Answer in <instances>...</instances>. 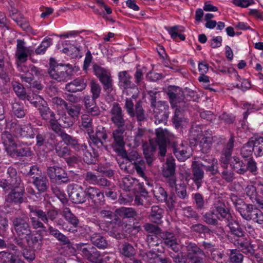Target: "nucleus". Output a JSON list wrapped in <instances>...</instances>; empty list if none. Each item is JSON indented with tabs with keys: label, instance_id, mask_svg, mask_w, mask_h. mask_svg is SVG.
<instances>
[{
	"label": "nucleus",
	"instance_id": "f257e3e1",
	"mask_svg": "<svg viewBox=\"0 0 263 263\" xmlns=\"http://www.w3.org/2000/svg\"><path fill=\"white\" fill-rule=\"evenodd\" d=\"M28 209L31 226L33 229H41L44 230L46 227L43 222L47 224L49 221H54L56 226L61 227L64 231L72 233L77 232L75 229L69 228L67 224L62 218L57 219L59 212L55 209L49 210L46 212L34 205H29Z\"/></svg>",
	"mask_w": 263,
	"mask_h": 263
},
{
	"label": "nucleus",
	"instance_id": "f03ea898",
	"mask_svg": "<svg viewBox=\"0 0 263 263\" xmlns=\"http://www.w3.org/2000/svg\"><path fill=\"white\" fill-rule=\"evenodd\" d=\"M227 226L229 228L232 236L229 240L234 246L237 247L243 253L253 255L254 253V247L250 240L246 236L243 229L237 220L233 219L227 222Z\"/></svg>",
	"mask_w": 263,
	"mask_h": 263
},
{
	"label": "nucleus",
	"instance_id": "7ed1b4c3",
	"mask_svg": "<svg viewBox=\"0 0 263 263\" xmlns=\"http://www.w3.org/2000/svg\"><path fill=\"white\" fill-rule=\"evenodd\" d=\"M12 222L17 236L14 239L15 243L22 248H24L25 245L23 240L32 232L28 218L25 216L16 217L12 219Z\"/></svg>",
	"mask_w": 263,
	"mask_h": 263
},
{
	"label": "nucleus",
	"instance_id": "20e7f679",
	"mask_svg": "<svg viewBox=\"0 0 263 263\" xmlns=\"http://www.w3.org/2000/svg\"><path fill=\"white\" fill-rule=\"evenodd\" d=\"M53 58L50 59V66L48 70L50 77L57 82H66L70 78L72 67L70 64H56Z\"/></svg>",
	"mask_w": 263,
	"mask_h": 263
},
{
	"label": "nucleus",
	"instance_id": "39448f33",
	"mask_svg": "<svg viewBox=\"0 0 263 263\" xmlns=\"http://www.w3.org/2000/svg\"><path fill=\"white\" fill-rule=\"evenodd\" d=\"M125 102L124 108L130 117L136 118L138 121H143L146 119L141 101H137L135 105L132 98L126 99Z\"/></svg>",
	"mask_w": 263,
	"mask_h": 263
},
{
	"label": "nucleus",
	"instance_id": "423d86ee",
	"mask_svg": "<svg viewBox=\"0 0 263 263\" xmlns=\"http://www.w3.org/2000/svg\"><path fill=\"white\" fill-rule=\"evenodd\" d=\"M77 249L81 254L89 262L92 263L102 262L103 260L100 252L95 247L82 243L77 245Z\"/></svg>",
	"mask_w": 263,
	"mask_h": 263
},
{
	"label": "nucleus",
	"instance_id": "0eeeda50",
	"mask_svg": "<svg viewBox=\"0 0 263 263\" xmlns=\"http://www.w3.org/2000/svg\"><path fill=\"white\" fill-rule=\"evenodd\" d=\"M67 192L69 197L73 203L82 204L86 201L87 187L84 189L80 185L70 184L68 185Z\"/></svg>",
	"mask_w": 263,
	"mask_h": 263
},
{
	"label": "nucleus",
	"instance_id": "6e6552de",
	"mask_svg": "<svg viewBox=\"0 0 263 263\" xmlns=\"http://www.w3.org/2000/svg\"><path fill=\"white\" fill-rule=\"evenodd\" d=\"M186 256L191 263H203L204 252L194 242L186 243Z\"/></svg>",
	"mask_w": 263,
	"mask_h": 263
},
{
	"label": "nucleus",
	"instance_id": "1a4fd4ad",
	"mask_svg": "<svg viewBox=\"0 0 263 263\" xmlns=\"http://www.w3.org/2000/svg\"><path fill=\"white\" fill-rule=\"evenodd\" d=\"M231 198L237 211L240 213L242 217L246 220H251V218H252L253 215V211H255L256 208L251 204H246L235 195H232Z\"/></svg>",
	"mask_w": 263,
	"mask_h": 263
},
{
	"label": "nucleus",
	"instance_id": "9d476101",
	"mask_svg": "<svg viewBox=\"0 0 263 263\" xmlns=\"http://www.w3.org/2000/svg\"><path fill=\"white\" fill-rule=\"evenodd\" d=\"M156 142L159 146V154L164 157L166 153L167 142L172 140L174 135L166 129L159 128L156 130Z\"/></svg>",
	"mask_w": 263,
	"mask_h": 263
},
{
	"label": "nucleus",
	"instance_id": "9b49d317",
	"mask_svg": "<svg viewBox=\"0 0 263 263\" xmlns=\"http://www.w3.org/2000/svg\"><path fill=\"white\" fill-rule=\"evenodd\" d=\"M87 199L96 207L103 205L105 203L103 192L97 187L89 186L87 187Z\"/></svg>",
	"mask_w": 263,
	"mask_h": 263
},
{
	"label": "nucleus",
	"instance_id": "f8f14e48",
	"mask_svg": "<svg viewBox=\"0 0 263 263\" xmlns=\"http://www.w3.org/2000/svg\"><path fill=\"white\" fill-rule=\"evenodd\" d=\"M47 174L51 180L56 182L66 183L70 181L67 173L61 167L48 166Z\"/></svg>",
	"mask_w": 263,
	"mask_h": 263
},
{
	"label": "nucleus",
	"instance_id": "ddd939ff",
	"mask_svg": "<svg viewBox=\"0 0 263 263\" xmlns=\"http://www.w3.org/2000/svg\"><path fill=\"white\" fill-rule=\"evenodd\" d=\"M16 48L15 56L17 63H23L27 61L28 57L34 53L33 50L30 47L26 46V42L24 40H16Z\"/></svg>",
	"mask_w": 263,
	"mask_h": 263
},
{
	"label": "nucleus",
	"instance_id": "4468645a",
	"mask_svg": "<svg viewBox=\"0 0 263 263\" xmlns=\"http://www.w3.org/2000/svg\"><path fill=\"white\" fill-rule=\"evenodd\" d=\"M167 94L172 107H178L181 104H185L182 101L183 99V91L179 87L169 86L167 89Z\"/></svg>",
	"mask_w": 263,
	"mask_h": 263
},
{
	"label": "nucleus",
	"instance_id": "2eb2a0df",
	"mask_svg": "<svg viewBox=\"0 0 263 263\" xmlns=\"http://www.w3.org/2000/svg\"><path fill=\"white\" fill-rule=\"evenodd\" d=\"M202 165V163L198 161H194L192 164L191 179L197 189L201 187L204 178V172Z\"/></svg>",
	"mask_w": 263,
	"mask_h": 263
},
{
	"label": "nucleus",
	"instance_id": "dca6fc26",
	"mask_svg": "<svg viewBox=\"0 0 263 263\" xmlns=\"http://www.w3.org/2000/svg\"><path fill=\"white\" fill-rule=\"evenodd\" d=\"M173 152L176 158L180 160L184 161L190 156L191 147L187 142H174L173 144Z\"/></svg>",
	"mask_w": 263,
	"mask_h": 263
},
{
	"label": "nucleus",
	"instance_id": "f3484780",
	"mask_svg": "<svg viewBox=\"0 0 263 263\" xmlns=\"http://www.w3.org/2000/svg\"><path fill=\"white\" fill-rule=\"evenodd\" d=\"M160 237L166 246L178 252L180 250L179 240L173 233L165 231L160 233Z\"/></svg>",
	"mask_w": 263,
	"mask_h": 263
},
{
	"label": "nucleus",
	"instance_id": "a211bd4d",
	"mask_svg": "<svg viewBox=\"0 0 263 263\" xmlns=\"http://www.w3.org/2000/svg\"><path fill=\"white\" fill-rule=\"evenodd\" d=\"M139 256L143 260L147 263H170L168 258H162L160 255L153 251H140Z\"/></svg>",
	"mask_w": 263,
	"mask_h": 263
},
{
	"label": "nucleus",
	"instance_id": "6ab92c4d",
	"mask_svg": "<svg viewBox=\"0 0 263 263\" xmlns=\"http://www.w3.org/2000/svg\"><path fill=\"white\" fill-rule=\"evenodd\" d=\"M111 120L113 123L118 128L123 127L125 124V121L123 118V114L121 107L119 104L115 103L110 109Z\"/></svg>",
	"mask_w": 263,
	"mask_h": 263
},
{
	"label": "nucleus",
	"instance_id": "aec40b11",
	"mask_svg": "<svg viewBox=\"0 0 263 263\" xmlns=\"http://www.w3.org/2000/svg\"><path fill=\"white\" fill-rule=\"evenodd\" d=\"M87 87V80L83 77H80L65 85V89L70 93L82 91Z\"/></svg>",
	"mask_w": 263,
	"mask_h": 263
},
{
	"label": "nucleus",
	"instance_id": "412c9836",
	"mask_svg": "<svg viewBox=\"0 0 263 263\" xmlns=\"http://www.w3.org/2000/svg\"><path fill=\"white\" fill-rule=\"evenodd\" d=\"M234 146V136L231 135L229 140L223 145L221 151L220 161L224 165H227L231 158L232 152Z\"/></svg>",
	"mask_w": 263,
	"mask_h": 263
},
{
	"label": "nucleus",
	"instance_id": "4be33fe9",
	"mask_svg": "<svg viewBox=\"0 0 263 263\" xmlns=\"http://www.w3.org/2000/svg\"><path fill=\"white\" fill-rule=\"evenodd\" d=\"M119 86L120 88L126 89L135 88L136 85L132 82V76L127 71H122L118 73Z\"/></svg>",
	"mask_w": 263,
	"mask_h": 263
},
{
	"label": "nucleus",
	"instance_id": "5701e85b",
	"mask_svg": "<svg viewBox=\"0 0 263 263\" xmlns=\"http://www.w3.org/2000/svg\"><path fill=\"white\" fill-rule=\"evenodd\" d=\"M32 179V183L40 193H44L47 190L49 181L46 175L41 173L37 176H33Z\"/></svg>",
	"mask_w": 263,
	"mask_h": 263
},
{
	"label": "nucleus",
	"instance_id": "b1692460",
	"mask_svg": "<svg viewBox=\"0 0 263 263\" xmlns=\"http://www.w3.org/2000/svg\"><path fill=\"white\" fill-rule=\"evenodd\" d=\"M213 209L217 214L219 220L226 219L227 222H229L233 219L229 210L227 208L224 203L218 202L215 204L214 208Z\"/></svg>",
	"mask_w": 263,
	"mask_h": 263
},
{
	"label": "nucleus",
	"instance_id": "393cba45",
	"mask_svg": "<svg viewBox=\"0 0 263 263\" xmlns=\"http://www.w3.org/2000/svg\"><path fill=\"white\" fill-rule=\"evenodd\" d=\"M37 132V128H33L30 124L23 127L18 126L15 129L17 136L25 138H33Z\"/></svg>",
	"mask_w": 263,
	"mask_h": 263
},
{
	"label": "nucleus",
	"instance_id": "a878e982",
	"mask_svg": "<svg viewBox=\"0 0 263 263\" xmlns=\"http://www.w3.org/2000/svg\"><path fill=\"white\" fill-rule=\"evenodd\" d=\"M79 126L82 130L86 132L88 135L94 133L92 118L88 114H85L81 116Z\"/></svg>",
	"mask_w": 263,
	"mask_h": 263
},
{
	"label": "nucleus",
	"instance_id": "bb28decb",
	"mask_svg": "<svg viewBox=\"0 0 263 263\" xmlns=\"http://www.w3.org/2000/svg\"><path fill=\"white\" fill-rule=\"evenodd\" d=\"M24 239L28 247L34 250L41 249L43 240L41 235L34 234L31 232Z\"/></svg>",
	"mask_w": 263,
	"mask_h": 263
},
{
	"label": "nucleus",
	"instance_id": "cd10ccee",
	"mask_svg": "<svg viewBox=\"0 0 263 263\" xmlns=\"http://www.w3.org/2000/svg\"><path fill=\"white\" fill-rule=\"evenodd\" d=\"M124 130L121 128L113 130L112 136L114 139L112 143L114 148L122 149L124 147Z\"/></svg>",
	"mask_w": 263,
	"mask_h": 263
},
{
	"label": "nucleus",
	"instance_id": "c85d7f7f",
	"mask_svg": "<svg viewBox=\"0 0 263 263\" xmlns=\"http://www.w3.org/2000/svg\"><path fill=\"white\" fill-rule=\"evenodd\" d=\"M93 71L100 83L112 78L110 71L108 69L102 67L97 64H93Z\"/></svg>",
	"mask_w": 263,
	"mask_h": 263
},
{
	"label": "nucleus",
	"instance_id": "c756f323",
	"mask_svg": "<svg viewBox=\"0 0 263 263\" xmlns=\"http://www.w3.org/2000/svg\"><path fill=\"white\" fill-rule=\"evenodd\" d=\"M182 106L179 105L178 107H175V114L172 119L173 123L177 129L188 122L187 119L184 116L183 111L180 109Z\"/></svg>",
	"mask_w": 263,
	"mask_h": 263
},
{
	"label": "nucleus",
	"instance_id": "7c9ffc66",
	"mask_svg": "<svg viewBox=\"0 0 263 263\" xmlns=\"http://www.w3.org/2000/svg\"><path fill=\"white\" fill-rule=\"evenodd\" d=\"M11 155L17 157H30L32 155V152L30 147L27 145H20L17 144L14 146V148H10Z\"/></svg>",
	"mask_w": 263,
	"mask_h": 263
},
{
	"label": "nucleus",
	"instance_id": "2f4dec72",
	"mask_svg": "<svg viewBox=\"0 0 263 263\" xmlns=\"http://www.w3.org/2000/svg\"><path fill=\"white\" fill-rule=\"evenodd\" d=\"M176 165L175 159L172 157H168L166 159L165 165L162 170V175L164 177H168L175 175Z\"/></svg>",
	"mask_w": 263,
	"mask_h": 263
},
{
	"label": "nucleus",
	"instance_id": "473e14b6",
	"mask_svg": "<svg viewBox=\"0 0 263 263\" xmlns=\"http://www.w3.org/2000/svg\"><path fill=\"white\" fill-rule=\"evenodd\" d=\"M7 174L8 176L7 179H8L11 187H18L21 185V177L17 174L14 168L9 167L7 169Z\"/></svg>",
	"mask_w": 263,
	"mask_h": 263
},
{
	"label": "nucleus",
	"instance_id": "72a5a7b5",
	"mask_svg": "<svg viewBox=\"0 0 263 263\" xmlns=\"http://www.w3.org/2000/svg\"><path fill=\"white\" fill-rule=\"evenodd\" d=\"M91 243L99 249H105L108 246V242L105 237L100 233H94L90 237Z\"/></svg>",
	"mask_w": 263,
	"mask_h": 263
},
{
	"label": "nucleus",
	"instance_id": "f704fd0d",
	"mask_svg": "<svg viewBox=\"0 0 263 263\" xmlns=\"http://www.w3.org/2000/svg\"><path fill=\"white\" fill-rule=\"evenodd\" d=\"M63 216L65 220L70 224L72 227H69L71 229H76L79 224V220L78 217L76 216L71 211L69 208H65L63 211Z\"/></svg>",
	"mask_w": 263,
	"mask_h": 263
},
{
	"label": "nucleus",
	"instance_id": "c9c22d12",
	"mask_svg": "<svg viewBox=\"0 0 263 263\" xmlns=\"http://www.w3.org/2000/svg\"><path fill=\"white\" fill-rule=\"evenodd\" d=\"M54 149L58 156L64 159L71 155L72 153L70 148L63 144L62 141H59L55 144Z\"/></svg>",
	"mask_w": 263,
	"mask_h": 263
},
{
	"label": "nucleus",
	"instance_id": "e433bc0d",
	"mask_svg": "<svg viewBox=\"0 0 263 263\" xmlns=\"http://www.w3.org/2000/svg\"><path fill=\"white\" fill-rule=\"evenodd\" d=\"M230 165L232 169L238 174H244L247 172L246 164L237 157L234 156L233 157Z\"/></svg>",
	"mask_w": 263,
	"mask_h": 263
},
{
	"label": "nucleus",
	"instance_id": "4c0bfd02",
	"mask_svg": "<svg viewBox=\"0 0 263 263\" xmlns=\"http://www.w3.org/2000/svg\"><path fill=\"white\" fill-rule=\"evenodd\" d=\"M163 210L158 205H154L151 208L149 215L150 220L154 223H159L163 217Z\"/></svg>",
	"mask_w": 263,
	"mask_h": 263
},
{
	"label": "nucleus",
	"instance_id": "58836bf2",
	"mask_svg": "<svg viewBox=\"0 0 263 263\" xmlns=\"http://www.w3.org/2000/svg\"><path fill=\"white\" fill-rule=\"evenodd\" d=\"M1 139L6 150L8 153H10V148H13L16 144L13 136L9 132L5 131L2 134Z\"/></svg>",
	"mask_w": 263,
	"mask_h": 263
},
{
	"label": "nucleus",
	"instance_id": "ea45409f",
	"mask_svg": "<svg viewBox=\"0 0 263 263\" xmlns=\"http://www.w3.org/2000/svg\"><path fill=\"white\" fill-rule=\"evenodd\" d=\"M51 102L57 110L58 115L64 112L68 104L65 100L58 97L52 98Z\"/></svg>",
	"mask_w": 263,
	"mask_h": 263
},
{
	"label": "nucleus",
	"instance_id": "a19ab883",
	"mask_svg": "<svg viewBox=\"0 0 263 263\" xmlns=\"http://www.w3.org/2000/svg\"><path fill=\"white\" fill-rule=\"evenodd\" d=\"M48 231L50 235L54 236L59 241L62 242L64 245L70 244V241L68 238L61 233L60 231L57 229L51 226H49L48 228Z\"/></svg>",
	"mask_w": 263,
	"mask_h": 263
},
{
	"label": "nucleus",
	"instance_id": "79ce46f5",
	"mask_svg": "<svg viewBox=\"0 0 263 263\" xmlns=\"http://www.w3.org/2000/svg\"><path fill=\"white\" fill-rule=\"evenodd\" d=\"M253 144L254 153L256 157L263 156V137L251 138Z\"/></svg>",
	"mask_w": 263,
	"mask_h": 263
},
{
	"label": "nucleus",
	"instance_id": "37998d69",
	"mask_svg": "<svg viewBox=\"0 0 263 263\" xmlns=\"http://www.w3.org/2000/svg\"><path fill=\"white\" fill-rule=\"evenodd\" d=\"M203 221L208 224L213 226L218 225V218L217 214L213 209L205 213L203 215Z\"/></svg>",
	"mask_w": 263,
	"mask_h": 263
},
{
	"label": "nucleus",
	"instance_id": "c03bdc74",
	"mask_svg": "<svg viewBox=\"0 0 263 263\" xmlns=\"http://www.w3.org/2000/svg\"><path fill=\"white\" fill-rule=\"evenodd\" d=\"M137 180L129 177L123 178L120 183L121 187L126 191H130L135 190Z\"/></svg>",
	"mask_w": 263,
	"mask_h": 263
},
{
	"label": "nucleus",
	"instance_id": "a18cd8bd",
	"mask_svg": "<svg viewBox=\"0 0 263 263\" xmlns=\"http://www.w3.org/2000/svg\"><path fill=\"white\" fill-rule=\"evenodd\" d=\"M12 192L9 194V198L14 202H21L23 200L24 189L20 185L18 187H12Z\"/></svg>",
	"mask_w": 263,
	"mask_h": 263
},
{
	"label": "nucleus",
	"instance_id": "49530a36",
	"mask_svg": "<svg viewBox=\"0 0 263 263\" xmlns=\"http://www.w3.org/2000/svg\"><path fill=\"white\" fill-rule=\"evenodd\" d=\"M101 83L106 96L113 100V96L115 94V90L114 87L112 78L102 82Z\"/></svg>",
	"mask_w": 263,
	"mask_h": 263
},
{
	"label": "nucleus",
	"instance_id": "de8ad7c7",
	"mask_svg": "<svg viewBox=\"0 0 263 263\" xmlns=\"http://www.w3.org/2000/svg\"><path fill=\"white\" fill-rule=\"evenodd\" d=\"M117 214L123 218H134L137 215V212L132 208L121 207L116 210Z\"/></svg>",
	"mask_w": 263,
	"mask_h": 263
},
{
	"label": "nucleus",
	"instance_id": "09e8293b",
	"mask_svg": "<svg viewBox=\"0 0 263 263\" xmlns=\"http://www.w3.org/2000/svg\"><path fill=\"white\" fill-rule=\"evenodd\" d=\"M253 141L249 139L248 142L244 144L241 148V155L244 158H252V154L254 152V148L253 147Z\"/></svg>",
	"mask_w": 263,
	"mask_h": 263
},
{
	"label": "nucleus",
	"instance_id": "8fccbe9b",
	"mask_svg": "<svg viewBox=\"0 0 263 263\" xmlns=\"http://www.w3.org/2000/svg\"><path fill=\"white\" fill-rule=\"evenodd\" d=\"M81 108L82 105L80 104H68L65 110L71 118L75 119L79 117Z\"/></svg>",
	"mask_w": 263,
	"mask_h": 263
},
{
	"label": "nucleus",
	"instance_id": "3c124183",
	"mask_svg": "<svg viewBox=\"0 0 263 263\" xmlns=\"http://www.w3.org/2000/svg\"><path fill=\"white\" fill-rule=\"evenodd\" d=\"M90 92L91 96L96 99H98L101 94L102 87L101 85L95 80H91L89 83Z\"/></svg>",
	"mask_w": 263,
	"mask_h": 263
},
{
	"label": "nucleus",
	"instance_id": "603ef678",
	"mask_svg": "<svg viewBox=\"0 0 263 263\" xmlns=\"http://www.w3.org/2000/svg\"><path fill=\"white\" fill-rule=\"evenodd\" d=\"M229 261L231 263H241L243 260V255L237 249L229 250Z\"/></svg>",
	"mask_w": 263,
	"mask_h": 263
},
{
	"label": "nucleus",
	"instance_id": "864d4df0",
	"mask_svg": "<svg viewBox=\"0 0 263 263\" xmlns=\"http://www.w3.org/2000/svg\"><path fill=\"white\" fill-rule=\"evenodd\" d=\"M120 252L127 257H131L136 253L135 248L128 242H125L122 245L120 249Z\"/></svg>",
	"mask_w": 263,
	"mask_h": 263
},
{
	"label": "nucleus",
	"instance_id": "5fc2aeb1",
	"mask_svg": "<svg viewBox=\"0 0 263 263\" xmlns=\"http://www.w3.org/2000/svg\"><path fill=\"white\" fill-rule=\"evenodd\" d=\"M39 112L42 119L45 121L55 116L54 112L48 107L47 103H44V106L40 107Z\"/></svg>",
	"mask_w": 263,
	"mask_h": 263
},
{
	"label": "nucleus",
	"instance_id": "6e6d98bb",
	"mask_svg": "<svg viewBox=\"0 0 263 263\" xmlns=\"http://www.w3.org/2000/svg\"><path fill=\"white\" fill-rule=\"evenodd\" d=\"M153 194L156 199L160 202L167 200V194L162 187L157 185L153 190Z\"/></svg>",
	"mask_w": 263,
	"mask_h": 263
},
{
	"label": "nucleus",
	"instance_id": "4d7b16f0",
	"mask_svg": "<svg viewBox=\"0 0 263 263\" xmlns=\"http://www.w3.org/2000/svg\"><path fill=\"white\" fill-rule=\"evenodd\" d=\"M181 28L182 27L175 26L168 28L167 31L172 39H175L177 37H179L181 41H184L185 37L183 34L180 33V32L183 31Z\"/></svg>",
	"mask_w": 263,
	"mask_h": 263
},
{
	"label": "nucleus",
	"instance_id": "13d9d810",
	"mask_svg": "<svg viewBox=\"0 0 263 263\" xmlns=\"http://www.w3.org/2000/svg\"><path fill=\"white\" fill-rule=\"evenodd\" d=\"M211 162L210 165L202 163V166L206 172H210L212 175H215L219 173L218 164L217 159H209Z\"/></svg>",
	"mask_w": 263,
	"mask_h": 263
},
{
	"label": "nucleus",
	"instance_id": "bf43d9fd",
	"mask_svg": "<svg viewBox=\"0 0 263 263\" xmlns=\"http://www.w3.org/2000/svg\"><path fill=\"white\" fill-rule=\"evenodd\" d=\"M12 111L17 118H22L25 116L26 110L22 103L15 102L12 105Z\"/></svg>",
	"mask_w": 263,
	"mask_h": 263
},
{
	"label": "nucleus",
	"instance_id": "052dcab7",
	"mask_svg": "<svg viewBox=\"0 0 263 263\" xmlns=\"http://www.w3.org/2000/svg\"><path fill=\"white\" fill-rule=\"evenodd\" d=\"M58 135L61 138L62 141L66 145V146H67L69 145L71 147L77 140L76 137L68 135L63 130H60Z\"/></svg>",
	"mask_w": 263,
	"mask_h": 263
},
{
	"label": "nucleus",
	"instance_id": "680f3d73",
	"mask_svg": "<svg viewBox=\"0 0 263 263\" xmlns=\"http://www.w3.org/2000/svg\"><path fill=\"white\" fill-rule=\"evenodd\" d=\"M12 86L16 95L21 99H25L27 94L23 85L18 82H13Z\"/></svg>",
	"mask_w": 263,
	"mask_h": 263
},
{
	"label": "nucleus",
	"instance_id": "e2e57ef3",
	"mask_svg": "<svg viewBox=\"0 0 263 263\" xmlns=\"http://www.w3.org/2000/svg\"><path fill=\"white\" fill-rule=\"evenodd\" d=\"M247 195L249 197L250 199L253 202H257L260 198L258 197L256 187L253 185H248L245 189Z\"/></svg>",
	"mask_w": 263,
	"mask_h": 263
},
{
	"label": "nucleus",
	"instance_id": "0e129e2a",
	"mask_svg": "<svg viewBox=\"0 0 263 263\" xmlns=\"http://www.w3.org/2000/svg\"><path fill=\"white\" fill-rule=\"evenodd\" d=\"M83 160L87 164H94L97 161V158L98 155L97 153L93 152L91 153L87 149L83 152Z\"/></svg>",
	"mask_w": 263,
	"mask_h": 263
},
{
	"label": "nucleus",
	"instance_id": "69168bd1",
	"mask_svg": "<svg viewBox=\"0 0 263 263\" xmlns=\"http://www.w3.org/2000/svg\"><path fill=\"white\" fill-rule=\"evenodd\" d=\"M153 108L155 112L158 114L164 112V115L166 114V111L168 109L169 106L167 103L165 101H160L155 103L154 105L151 106Z\"/></svg>",
	"mask_w": 263,
	"mask_h": 263
},
{
	"label": "nucleus",
	"instance_id": "338daca9",
	"mask_svg": "<svg viewBox=\"0 0 263 263\" xmlns=\"http://www.w3.org/2000/svg\"><path fill=\"white\" fill-rule=\"evenodd\" d=\"M52 44V39L50 38L45 39L37 48L35 52L37 54H42L45 53L46 49Z\"/></svg>",
	"mask_w": 263,
	"mask_h": 263
},
{
	"label": "nucleus",
	"instance_id": "774afa93",
	"mask_svg": "<svg viewBox=\"0 0 263 263\" xmlns=\"http://www.w3.org/2000/svg\"><path fill=\"white\" fill-rule=\"evenodd\" d=\"M193 199L196 204L197 210H201L204 208L205 201L203 196L199 193H196L193 195Z\"/></svg>",
	"mask_w": 263,
	"mask_h": 263
}]
</instances>
